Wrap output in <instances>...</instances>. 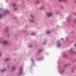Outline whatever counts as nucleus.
I'll use <instances>...</instances> for the list:
<instances>
[{
    "label": "nucleus",
    "instance_id": "20e7f679",
    "mask_svg": "<svg viewBox=\"0 0 76 76\" xmlns=\"http://www.w3.org/2000/svg\"><path fill=\"white\" fill-rule=\"evenodd\" d=\"M44 9V7H41L40 8V10H43Z\"/></svg>",
    "mask_w": 76,
    "mask_h": 76
},
{
    "label": "nucleus",
    "instance_id": "ddd939ff",
    "mask_svg": "<svg viewBox=\"0 0 76 76\" xmlns=\"http://www.w3.org/2000/svg\"><path fill=\"white\" fill-rule=\"evenodd\" d=\"M35 35V33H32L31 34V35Z\"/></svg>",
    "mask_w": 76,
    "mask_h": 76
},
{
    "label": "nucleus",
    "instance_id": "393cba45",
    "mask_svg": "<svg viewBox=\"0 0 76 76\" xmlns=\"http://www.w3.org/2000/svg\"><path fill=\"white\" fill-rule=\"evenodd\" d=\"M61 39V40H63V39L62 38V39Z\"/></svg>",
    "mask_w": 76,
    "mask_h": 76
},
{
    "label": "nucleus",
    "instance_id": "412c9836",
    "mask_svg": "<svg viewBox=\"0 0 76 76\" xmlns=\"http://www.w3.org/2000/svg\"><path fill=\"white\" fill-rule=\"evenodd\" d=\"M1 56V54H0V57Z\"/></svg>",
    "mask_w": 76,
    "mask_h": 76
},
{
    "label": "nucleus",
    "instance_id": "f257e3e1",
    "mask_svg": "<svg viewBox=\"0 0 76 76\" xmlns=\"http://www.w3.org/2000/svg\"><path fill=\"white\" fill-rule=\"evenodd\" d=\"M47 15L48 17H50V16H51L53 15V13L51 12H48L47 13Z\"/></svg>",
    "mask_w": 76,
    "mask_h": 76
},
{
    "label": "nucleus",
    "instance_id": "a878e982",
    "mask_svg": "<svg viewBox=\"0 0 76 76\" xmlns=\"http://www.w3.org/2000/svg\"><path fill=\"white\" fill-rule=\"evenodd\" d=\"M72 72H74L73 70H72Z\"/></svg>",
    "mask_w": 76,
    "mask_h": 76
},
{
    "label": "nucleus",
    "instance_id": "4468645a",
    "mask_svg": "<svg viewBox=\"0 0 76 76\" xmlns=\"http://www.w3.org/2000/svg\"><path fill=\"white\" fill-rule=\"evenodd\" d=\"M47 34H50V31H48L47 32Z\"/></svg>",
    "mask_w": 76,
    "mask_h": 76
},
{
    "label": "nucleus",
    "instance_id": "6ab92c4d",
    "mask_svg": "<svg viewBox=\"0 0 76 76\" xmlns=\"http://www.w3.org/2000/svg\"><path fill=\"white\" fill-rule=\"evenodd\" d=\"M18 10V9H16V8H15V10Z\"/></svg>",
    "mask_w": 76,
    "mask_h": 76
},
{
    "label": "nucleus",
    "instance_id": "f03ea898",
    "mask_svg": "<svg viewBox=\"0 0 76 76\" xmlns=\"http://www.w3.org/2000/svg\"><path fill=\"white\" fill-rule=\"evenodd\" d=\"M4 44L6 45L7 44V41H4L3 42Z\"/></svg>",
    "mask_w": 76,
    "mask_h": 76
},
{
    "label": "nucleus",
    "instance_id": "9d476101",
    "mask_svg": "<svg viewBox=\"0 0 76 76\" xmlns=\"http://www.w3.org/2000/svg\"><path fill=\"white\" fill-rule=\"evenodd\" d=\"M9 60V58H7L5 59V60L6 61H8V60Z\"/></svg>",
    "mask_w": 76,
    "mask_h": 76
},
{
    "label": "nucleus",
    "instance_id": "5701e85b",
    "mask_svg": "<svg viewBox=\"0 0 76 76\" xmlns=\"http://www.w3.org/2000/svg\"><path fill=\"white\" fill-rule=\"evenodd\" d=\"M2 10V9H0V10Z\"/></svg>",
    "mask_w": 76,
    "mask_h": 76
},
{
    "label": "nucleus",
    "instance_id": "423d86ee",
    "mask_svg": "<svg viewBox=\"0 0 76 76\" xmlns=\"http://www.w3.org/2000/svg\"><path fill=\"white\" fill-rule=\"evenodd\" d=\"M15 69H16V68H15V67H12V70H15Z\"/></svg>",
    "mask_w": 76,
    "mask_h": 76
},
{
    "label": "nucleus",
    "instance_id": "bb28decb",
    "mask_svg": "<svg viewBox=\"0 0 76 76\" xmlns=\"http://www.w3.org/2000/svg\"><path fill=\"white\" fill-rule=\"evenodd\" d=\"M44 44H45V43H44Z\"/></svg>",
    "mask_w": 76,
    "mask_h": 76
},
{
    "label": "nucleus",
    "instance_id": "2eb2a0df",
    "mask_svg": "<svg viewBox=\"0 0 76 76\" xmlns=\"http://www.w3.org/2000/svg\"><path fill=\"white\" fill-rule=\"evenodd\" d=\"M30 16H31V18H34V16H33L32 15H31Z\"/></svg>",
    "mask_w": 76,
    "mask_h": 76
},
{
    "label": "nucleus",
    "instance_id": "b1692460",
    "mask_svg": "<svg viewBox=\"0 0 76 76\" xmlns=\"http://www.w3.org/2000/svg\"><path fill=\"white\" fill-rule=\"evenodd\" d=\"M75 3H76V1H75Z\"/></svg>",
    "mask_w": 76,
    "mask_h": 76
},
{
    "label": "nucleus",
    "instance_id": "aec40b11",
    "mask_svg": "<svg viewBox=\"0 0 76 76\" xmlns=\"http://www.w3.org/2000/svg\"><path fill=\"white\" fill-rule=\"evenodd\" d=\"M40 51H41V50H40V51H38V53H40Z\"/></svg>",
    "mask_w": 76,
    "mask_h": 76
},
{
    "label": "nucleus",
    "instance_id": "1a4fd4ad",
    "mask_svg": "<svg viewBox=\"0 0 76 76\" xmlns=\"http://www.w3.org/2000/svg\"><path fill=\"white\" fill-rule=\"evenodd\" d=\"M67 0H59V1H66Z\"/></svg>",
    "mask_w": 76,
    "mask_h": 76
},
{
    "label": "nucleus",
    "instance_id": "7ed1b4c3",
    "mask_svg": "<svg viewBox=\"0 0 76 76\" xmlns=\"http://www.w3.org/2000/svg\"><path fill=\"white\" fill-rule=\"evenodd\" d=\"M70 51L71 52V53H75V52L74 51H73V50H72V49H70Z\"/></svg>",
    "mask_w": 76,
    "mask_h": 76
},
{
    "label": "nucleus",
    "instance_id": "f8f14e48",
    "mask_svg": "<svg viewBox=\"0 0 76 76\" xmlns=\"http://www.w3.org/2000/svg\"><path fill=\"white\" fill-rule=\"evenodd\" d=\"M30 21L31 22H34V20H31Z\"/></svg>",
    "mask_w": 76,
    "mask_h": 76
},
{
    "label": "nucleus",
    "instance_id": "6e6552de",
    "mask_svg": "<svg viewBox=\"0 0 76 76\" xmlns=\"http://www.w3.org/2000/svg\"><path fill=\"white\" fill-rule=\"evenodd\" d=\"M36 3H37V4H39V1H36Z\"/></svg>",
    "mask_w": 76,
    "mask_h": 76
},
{
    "label": "nucleus",
    "instance_id": "f3484780",
    "mask_svg": "<svg viewBox=\"0 0 76 76\" xmlns=\"http://www.w3.org/2000/svg\"><path fill=\"white\" fill-rule=\"evenodd\" d=\"M1 18V15L0 14V18Z\"/></svg>",
    "mask_w": 76,
    "mask_h": 76
},
{
    "label": "nucleus",
    "instance_id": "9b49d317",
    "mask_svg": "<svg viewBox=\"0 0 76 76\" xmlns=\"http://www.w3.org/2000/svg\"><path fill=\"white\" fill-rule=\"evenodd\" d=\"M16 4H13V6L14 7L16 6Z\"/></svg>",
    "mask_w": 76,
    "mask_h": 76
},
{
    "label": "nucleus",
    "instance_id": "0eeeda50",
    "mask_svg": "<svg viewBox=\"0 0 76 76\" xmlns=\"http://www.w3.org/2000/svg\"><path fill=\"white\" fill-rule=\"evenodd\" d=\"M5 13H9V11L8 10L5 11Z\"/></svg>",
    "mask_w": 76,
    "mask_h": 76
},
{
    "label": "nucleus",
    "instance_id": "dca6fc26",
    "mask_svg": "<svg viewBox=\"0 0 76 76\" xmlns=\"http://www.w3.org/2000/svg\"><path fill=\"white\" fill-rule=\"evenodd\" d=\"M5 70H6V69H4L2 70L1 71L2 72H4V71H5Z\"/></svg>",
    "mask_w": 76,
    "mask_h": 76
},
{
    "label": "nucleus",
    "instance_id": "4be33fe9",
    "mask_svg": "<svg viewBox=\"0 0 76 76\" xmlns=\"http://www.w3.org/2000/svg\"><path fill=\"white\" fill-rule=\"evenodd\" d=\"M67 66V65H65L64 66L65 67V66Z\"/></svg>",
    "mask_w": 76,
    "mask_h": 76
},
{
    "label": "nucleus",
    "instance_id": "39448f33",
    "mask_svg": "<svg viewBox=\"0 0 76 76\" xmlns=\"http://www.w3.org/2000/svg\"><path fill=\"white\" fill-rule=\"evenodd\" d=\"M22 68H20V72H19V74H20V73H21L22 72Z\"/></svg>",
    "mask_w": 76,
    "mask_h": 76
},
{
    "label": "nucleus",
    "instance_id": "a211bd4d",
    "mask_svg": "<svg viewBox=\"0 0 76 76\" xmlns=\"http://www.w3.org/2000/svg\"><path fill=\"white\" fill-rule=\"evenodd\" d=\"M66 55H64V57H66Z\"/></svg>",
    "mask_w": 76,
    "mask_h": 76
}]
</instances>
